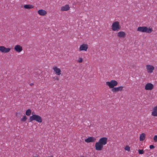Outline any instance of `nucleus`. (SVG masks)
<instances>
[{"label": "nucleus", "mask_w": 157, "mask_h": 157, "mask_svg": "<svg viewBox=\"0 0 157 157\" xmlns=\"http://www.w3.org/2000/svg\"><path fill=\"white\" fill-rule=\"evenodd\" d=\"M149 147L150 149L154 148L155 147L153 145H150L149 146Z\"/></svg>", "instance_id": "28"}, {"label": "nucleus", "mask_w": 157, "mask_h": 157, "mask_svg": "<svg viewBox=\"0 0 157 157\" xmlns=\"http://www.w3.org/2000/svg\"><path fill=\"white\" fill-rule=\"evenodd\" d=\"M151 115L153 117H157V105L154 107L151 113Z\"/></svg>", "instance_id": "15"}, {"label": "nucleus", "mask_w": 157, "mask_h": 157, "mask_svg": "<svg viewBox=\"0 0 157 157\" xmlns=\"http://www.w3.org/2000/svg\"><path fill=\"white\" fill-rule=\"evenodd\" d=\"M124 86H120L117 87H114L112 89V91L113 93H117L119 91H121L123 90Z\"/></svg>", "instance_id": "11"}, {"label": "nucleus", "mask_w": 157, "mask_h": 157, "mask_svg": "<svg viewBox=\"0 0 157 157\" xmlns=\"http://www.w3.org/2000/svg\"><path fill=\"white\" fill-rule=\"evenodd\" d=\"M156 70H157V67H156Z\"/></svg>", "instance_id": "31"}, {"label": "nucleus", "mask_w": 157, "mask_h": 157, "mask_svg": "<svg viewBox=\"0 0 157 157\" xmlns=\"http://www.w3.org/2000/svg\"><path fill=\"white\" fill-rule=\"evenodd\" d=\"M38 13L41 16H45L47 13V12L44 10L40 9L38 10Z\"/></svg>", "instance_id": "16"}, {"label": "nucleus", "mask_w": 157, "mask_h": 157, "mask_svg": "<svg viewBox=\"0 0 157 157\" xmlns=\"http://www.w3.org/2000/svg\"><path fill=\"white\" fill-rule=\"evenodd\" d=\"M107 138L103 137L100 138L98 142L95 144V149L97 151H101L102 150L103 145L107 144Z\"/></svg>", "instance_id": "1"}, {"label": "nucleus", "mask_w": 157, "mask_h": 157, "mask_svg": "<svg viewBox=\"0 0 157 157\" xmlns=\"http://www.w3.org/2000/svg\"><path fill=\"white\" fill-rule=\"evenodd\" d=\"M153 30L152 27H147L145 26V33H150L153 32Z\"/></svg>", "instance_id": "17"}, {"label": "nucleus", "mask_w": 157, "mask_h": 157, "mask_svg": "<svg viewBox=\"0 0 157 157\" xmlns=\"http://www.w3.org/2000/svg\"><path fill=\"white\" fill-rule=\"evenodd\" d=\"M27 119V117L25 115H23L22 116V117L21 119V121L22 122H25L26 121Z\"/></svg>", "instance_id": "22"}, {"label": "nucleus", "mask_w": 157, "mask_h": 157, "mask_svg": "<svg viewBox=\"0 0 157 157\" xmlns=\"http://www.w3.org/2000/svg\"><path fill=\"white\" fill-rule=\"evenodd\" d=\"M124 150L125 151H129L130 150V147L128 146H125L124 147Z\"/></svg>", "instance_id": "24"}, {"label": "nucleus", "mask_w": 157, "mask_h": 157, "mask_svg": "<svg viewBox=\"0 0 157 157\" xmlns=\"http://www.w3.org/2000/svg\"><path fill=\"white\" fill-rule=\"evenodd\" d=\"M11 49L10 48H6L4 46H0V51L2 53H6L9 52Z\"/></svg>", "instance_id": "8"}, {"label": "nucleus", "mask_w": 157, "mask_h": 157, "mask_svg": "<svg viewBox=\"0 0 157 157\" xmlns=\"http://www.w3.org/2000/svg\"><path fill=\"white\" fill-rule=\"evenodd\" d=\"M83 61V59L82 58L79 57L77 60V62L78 63H82Z\"/></svg>", "instance_id": "23"}, {"label": "nucleus", "mask_w": 157, "mask_h": 157, "mask_svg": "<svg viewBox=\"0 0 157 157\" xmlns=\"http://www.w3.org/2000/svg\"><path fill=\"white\" fill-rule=\"evenodd\" d=\"M52 69L53 71V72L57 76H59L61 74L62 71L60 68H59L57 66H53L52 68Z\"/></svg>", "instance_id": "6"}, {"label": "nucleus", "mask_w": 157, "mask_h": 157, "mask_svg": "<svg viewBox=\"0 0 157 157\" xmlns=\"http://www.w3.org/2000/svg\"><path fill=\"white\" fill-rule=\"evenodd\" d=\"M146 134L144 133H141L140 136V141L144 140L145 138Z\"/></svg>", "instance_id": "20"}, {"label": "nucleus", "mask_w": 157, "mask_h": 157, "mask_svg": "<svg viewBox=\"0 0 157 157\" xmlns=\"http://www.w3.org/2000/svg\"><path fill=\"white\" fill-rule=\"evenodd\" d=\"M144 88L145 90L151 91L154 89L155 86L151 82H147L145 84Z\"/></svg>", "instance_id": "3"}, {"label": "nucleus", "mask_w": 157, "mask_h": 157, "mask_svg": "<svg viewBox=\"0 0 157 157\" xmlns=\"http://www.w3.org/2000/svg\"><path fill=\"white\" fill-rule=\"evenodd\" d=\"M96 139L94 137H90L85 140V141L87 143L94 142L95 141Z\"/></svg>", "instance_id": "13"}, {"label": "nucleus", "mask_w": 157, "mask_h": 157, "mask_svg": "<svg viewBox=\"0 0 157 157\" xmlns=\"http://www.w3.org/2000/svg\"><path fill=\"white\" fill-rule=\"evenodd\" d=\"M88 48V45L86 44L83 43L81 44L79 47V51H84L86 52Z\"/></svg>", "instance_id": "7"}, {"label": "nucleus", "mask_w": 157, "mask_h": 157, "mask_svg": "<svg viewBox=\"0 0 157 157\" xmlns=\"http://www.w3.org/2000/svg\"><path fill=\"white\" fill-rule=\"evenodd\" d=\"M126 33L123 31H120L117 33V36L119 38H124L126 36Z\"/></svg>", "instance_id": "10"}, {"label": "nucleus", "mask_w": 157, "mask_h": 157, "mask_svg": "<svg viewBox=\"0 0 157 157\" xmlns=\"http://www.w3.org/2000/svg\"><path fill=\"white\" fill-rule=\"evenodd\" d=\"M118 84L117 82L115 80H112L109 82V86L111 88L113 89L115 86H117Z\"/></svg>", "instance_id": "9"}, {"label": "nucleus", "mask_w": 157, "mask_h": 157, "mask_svg": "<svg viewBox=\"0 0 157 157\" xmlns=\"http://www.w3.org/2000/svg\"><path fill=\"white\" fill-rule=\"evenodd\" d=\"M53 78L55 80H56L57 81H58L59 80V78L57 76H55L53 77Z\"/></svg>", "instance_id": "27"}, {"label": "nucleus", "mask_w": 157, "mask_h": 157, "mask_svg": "<svg viewBox=\"0 0 157 157\" xmlns=\"http://www.w3.org/2000/svg\"><path fill=\"white\" fill-rule=\"evenodd\" d=\"M146 71L148 73L151 74L155 70V67L151 64H147L146 66Z\"/></svg>", "instance_id": "5"}, {"label": "nucleus", "mask_w": 157, "mask_h": 157, "mask_svg": "<svg viewBox=\"0 0 157 157\" xmlns=\"http://www.w3.org/2000/svg\"><path fill=\"white\" fill-rule=\"evenodd\" d=\"M137 30L139 32L145 33V26L139 27L137 28Z\"/></svg>", "instance_id": "18"}, {"label": "nucleus", "mask_w": 157, "mask_h": 157, "mask_svg": "<svg viewBox=\"0 0 157 157\" xmlns=\"http://www.w3.org/2000/svg\"><path fill=\"white\" fill-rule=\"evenodd\" d=\"M121 29L120 23L117 21L113 22L112 25V30L113 31H118Z\"/></svg>", "instance_id": "4"}, {"label": "nucleus", "mask_w": 157, "mask_h": 157, "mask_svg": "<svg viewBox=\"0 0 157 157\" xmlns=\"http://www.w3.org/2000/svg\"><path fill=\"white\" fill-rule=\"evenodd\" d=\"M29 122L35 121L39 123H41L43 120L42 117L38 115L35 114L33 112L32 113V115L29 117Z\"/></svg>", "instance_id": "2"}, {"label": "nucleus", "mask_w": 157, "mask_h": 157, "mask_svg": "<svg viewBox=\"0 0 157 157\" xmlns=\"http://www.w3.org/2000/svg\"><path fill=\"white\" fill-rule=\"evenodd\" d=\"M32 113V111L30 109L27 110L25 112V114L27 116H29Z\"/></svg>", "instance_id": "21"}, {"label": "nucleus", "mask_w": 157, "mask_h": 157, "mask_svg": "<svg viewBox=\"0 0 157 157\" xmlns=\"http://www.w3.org/2000/svg\"><path fill=\"white\" fill-rule=\"evenodd\" d=\"M70 9V7L67 4L61 7L60 11H67Z\"/></svg>", "instance_id": "14"}, {"label": "nucleus", "mask_w": 157, "mask_h": 157, "mask_svg": "<svg viewBox=\"0 0 157 157\" xmlns=\"http://www.w3.org/2000/svg\"><path fill=\"white\" fill-rule=\"evenodd\" d=\"M138 152L140 154H142L144 153V151L143 150H139Z\"/></svg>", "instance_id": "25"}, {"label": "nucleus", "mask_w": 157, "mask_h": 157, "mask_svg": "<svg viewBox=\"0 0 157 157\" xmlns=\"http://www.w3.org/2000/svg\"><path fill=\"white\" fill-rule=\"evenodd\" d=\"M24 8L25 9H30L34 7V6L31 4H25L24 5Z\"/></svg>", "instance_id": "19"}, {"label": "nucleus", "mask_w": 157, "mask_h": 157, "mask_svg": "<svg viewBox=\"0 0 157 157\" xmlns=\"http://www.w3.org/2000/svg\"><path fill=\"white\" fill-rule=\"evenodd\" d=\"M153 140L155 142H157V135H155L153 137Z\"/></svg>", "instance_id": "26"}, {"label": "nucleus", "mask_w": 157, "mask_h": 157, "mask_svg": "<svg viewBox=\"0 0 157 157\" xmlns=\"http://www.w3.org/2000/svg\"><path fill=\"white\" fill-rule=\"evenodd\" d=\"M106 85H108V82H106Z\"/></svg>", "instance_id": "29"}, {"label": "nucleus", "mask_w": 157, "mask_h": 157, "mask_svg": "<svg viewBox=\"0 0 157 157\" xmlns=\"http://www.w3.org/2000/svg\"><path fill=\"white\" fill-rule=\"evenodd\" d=\"M14 50L17 52L20 53L23 50L22 47L20 45H15L14 48Z\"/></svg>", "instance_id": "12"}, {"label": "nucleus", "mask_w": 157, "mask_h": 157, "mask_svg": "<svg viewBox=\"0 0 157 157\" xmlns=\"http://www.w3.org/2000/svg\"><path fill=\"white\" fill-rule=\"evenodd\" d=\"M33 85V83H31V84H30V85L31 86H32Z\"/></svg>", "instance_id": "30"}]
</instances>
